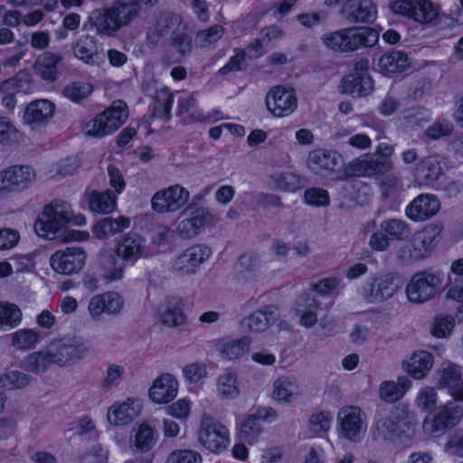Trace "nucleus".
I'll list each match as a JSON object with an SVG mask.
<instances>
[{"mask_svg": "<svg viewBox=\"0 0 463 463\" xmlns=\"http://www.w3.org/2000/svg\"><path fill=\"white\" fill-rule=\"evenodd\" d=\"M139 14L137 5L131 0H116L108 8L93 10L84 29L94 28L97 34L114 37L118 32L128 26Z\"/></svg>", "mask_w": 463, "mask_h": 463, "instance_id": "f257e3e1", "label": "nucleus"}, {"mask_svg": "<svg viewBox=\"0 0 463 463\" xmlns=\"http://www.w3.org/2000/svg\"><path fill=\"white\" fill-rule=\"evenodd\" d=\"M416 431V419L412 411L405 407H396L390 413H377L372 428L376 441H392L397 438L411 439Z\"/></svg>", "mask_w": 463, "mask_h": 463, "instance_id": "f03ea898", "label": "nucleus"}, {"mask_svg": "<svg viewBox=\"0 0 463 463\" xmlns=\"http://www.w3.org/2000/svg\"><path fill=\"white\" fill-rule=\"evenodd\" d=\"M71 222V208L65 202L46 205L34 222L35 232L43 238L52 240Z\"/></svg>", "mask_w": 463, "mask_h": 463, "instance_id": "7ed1b4c3", "label": "nucleus"}, {"mask_svg": "<svg viewBox=\"0 0 463 463\" xmlns=\"http://www.w3.org/2000/svg\"><path fill=\"white\" fill-rule=\"evenodd\" d=\"M128 117L127 104L122 100H116L109 109L85 125V133L94 137H103L118 129Z\"/></svg>", "mask_w": 463, "mask_h": 463, "instance_id": "20e7f679", "label": "nucleus"}, {"mask_svg": "<svg viewBox=\"0 0 463 463\" xmlns=\"http://www.w3.org/2000/svg\"><path fill=\"white\" fill-rule=\"evenodd\" d=\"M442 229L441 223L435 222L416 232L410 245L401 250L400 256L403 261H417L426 258L435 247Z\"/></svg>", "mask_w": 463, "mask_h": 463, "instance_id": "39448f33", "label": "nucleus"}, {"mask_svg": "<svg viewBox=\"0 0 463 463\" xmlns=\"http://www.w3.org/2000/svg\"><path fill=\"white\" fill-rule=\"evenodd\" d=\"M463 417V408L452 402L439 408L434 416H428L423 421L422 430L425 435L439 438L447 430L456 426Z\"/></svg>", "mask_w": 463, "mask_h": 463, "instance_id": "423d86ee", "label": "nucleus"}, {"mask_svg": "<svg viewBox=\"0 0 463 463\" xmlns=\"http://www.w3.org/2000/svg\"><path fill=\"white\" fill-rule=\"evenodd\" d=\"M198 439L205 449L214 453L224 451L230 443L227 428L207 414L201 419Z\"/></svg>", "mask_w": 463, "mask_h": 463, "instance_id": "0eeeda50", "label": "nucleus"}, {"mask_svg": "<svg viewBox=\"0 0 463 463\" xmlns=\"http://www.w3.org/2000/svg\"><path fill=\"white\" fill-rule=\"evenodd\" d=\"M338 434L353 442L362 440L366 430V415L356 406H345L337 413Z\"/></svg>", "mask_w": 463, "mask_h": 463, "instance_id": "6e6552de", "label": "nucleus"}, {"mask_svg": "<svg viewBox=\"0 0 463 463\" xmlns=\"http://www.w3.org/2000/svg\"><path fill=\"white\" fill-rule=\"evenodd\" d=\"M440 279L438 276L422 270L415 273L406 286L410 302L421 304L431 299L437 293Z\"/></svg>", "mask_w": 463, "mask_h": 463, "instance_id": "1a4fd4ad", "label": "nucleus"}, {"mask_svg": "<svg viewBox=\"0 0 463 463\" xmlns=\"http://www.w3.org/2000/svg\"><path fill=\"white\" fill-rule=\"evenodd\" d=\"M188 215L180 221L176 227V233L182 239H193L204 232L205 227L213 221V215L206 207L193 209V203L182 213Z\"/></svg>", "mask_w": 463, "mask_h": 463, "instance_id": "9d476101", "label": "nucleus"}, {"mask_svg": "<svg viewBox=\"0 0 463 463\" xmlns=\"http://www.w3.org/2000/svg\"><path fill=\"white\" fill-rule=\"evenodd\" d=\"M87 254L80 247H67L56 250L50 258L52 269L57 273L71 275L80 272L85 266Z\"/></svg>", "mask_w": 463, "mask_h": 463, "instance_id": "9b49d317", "label": "nucleus"}, {"mask_svg": "<svg viewBox=\"0 0 463 463\" xmlns=\"http://www.w3.org/2000/svg\"><path fill=\"white\" fill-rule=\"evenodd\" d=\"M390 9L420 23H429L438 15V11L430 0H395L390 3Z\"/></svg>", "mask_w": 463, "mask_h": 463, "instance_id": "f8f14e48", "label": "nucleus"}, {"mask_svg": "<svg viewBox=\"0 0 463 463\" xmlns=\"http://www.w3.org/2000/svg\"><path fill=\"white\" fill-rule=\"evenodd\" d=\"M190 193L180 184L157 191L151 199L154 211L159 213H175L186 204Z\"/></svg>", "mask_w": 463, "mask_h": 463, "instance_id": "ddd939ff", "label": "nucleus"}, {"mask_svg": "<svg viewBox=\"0 0 463 463\" xmlns=\"http://www.w3.org/2000/svg\"><path fill=\"white\" fill-rule=\"evenodd\" d=\"M436 385L446 389L455 401L463 402V367L451 363H443L435 373Z\"/></svg>", "mask_w": 463, "mask_h": 463, "instance_id": "4468645a", "label": "nucleus"}, {"mask_svg": "<svg viewBox=\"0 0 463 463\" xmlns=\"http://www.w3.org/2000/svg\"><path fill=\"white\" fill-rule=\"evenodd\" d=\"M47 351L52 364L63 365L83 357L89 352V346L77 338H69L52 342Z\"/></svg>", "mask_w": 463, "mask_h": 463, "instance_id": "2eb2a0df", "label": "nucleus"}, {"mask_svg": "<svg viewBox=\"0 0 463 463\" xmlns=\"http://www.w3.org/2000/svg\"><path fill=\"white\" fill-rule=\"evenodd\" d=\"M35 177V171L29 165H14L1 171L0 195L27 188Z\"/></svg>", "mask_w": 463, "mask_h": 463, "instance_id": "dca6fc26", "label": "nucleus"}, {"mask_svg": "<svg viewBox=\"0 0 463 463\" xmlns=\"http://www.w3.org/2000/svg\"><path fill=\"white\" fill-rule=\"evenodd\" d=\"M265 101L268 110L278 118L290 115L298 106L294 90L283 86L270 89L266 95Z\"/></svg>", "mask_w": 463, "mask_h": 463, "instance_id": "f3484780", "label": "nucleus"}, {"mask_svg": "<svg viewBox=\"0 0 463 463\" xmlns=\"http://www.w3.org/2000/svg\"><path fill=\"white\" fill-rule=\"evenodd\" d=\"M392 166L391 159L376 158L375 155L364 154L352 160L346 167V172L354 176H373L387 173Z\"/></svg>", "mask_w": 463, "mask_h": 463, "instance_id": "a211bd4d", "label": "nucleus"}, {"mask_svg": "<svg viewBox=\"0 0 463 463\" xmlns=\"http://www.w3.org/2000/svg\"><path fill=\"white\" fill-rule=\"evenodd\" d=\"M125 305L124 298L115 291H109L92 297L88 304L90 317L98 320L102 314L118 316Z\"/></svg>", "mask_w": 463, "mask_h": 463, "instance_id": "6ab92c4d", "label": "nucleus"}, {"mask_svg": "<svg viewBox=\"0 0 463 463\" xmlns=\"http://www.w3.org/2000/svg\"><path fill=\"white\" fill-rule=\"evenodd\" d=\"M212 255L210 247L194 244L184 250L175 260L174 269L182 274H194L198 268Z\"/></svg>", "mask_w": 463, "mask_h": 463, "instance_id": "aec40b11", "label": "nucleus"}, {"mask_svg": "<svg viewBox=\"0 0 463 463\" xmlns=\"http://www.w3.org/2000/svg\"><path fill=\"white\" fill-rule=\"evenodd\" d=\"M54 110V104L50 100H34L25 107L23 119L33 129L42 128L53 117Z\"/></svg>", "mask_w": 463, "mask_h": 463, "instance_id": "412c9836", "label": "nucleus"}, {"mask_svg": "<svg viewBox=\"0 0 463 463\" xmlns=\"http://www.w3.org/2000/svg\"><path fill=\"white\" fill-rule=\"evenodd\" d=\"M439 210V202L432 194L418 195L406 207V216L414 222H423L431 218Z\"/></svg>", "mask_w": 463, "mask_h": 463, "instance_id": "4be33fe9", "label": "nucleus"}, {"mask_svg": "<svg viewBox=\"0 0 463 463\" xmlns=\"http://www.w3.org/2000/svg\"><path fill=\"white\" fill-rule=\"evenodd\" d=\"M142 408L140 401L127 399L121 403H114L109 407L107 418L110 424L128 425L140 415Z\"/></svg>", "mask_w": 463, "mask_h": 463, "instance_id": "5701e85b", "label": "nucleus"}, {"mask_svg": "<svg viewBox=\"0 0 463 463\" xmlns=\"http://www.w3.org/2000/svg\"><path fill=\"white\" fill-rule=\"evenodd\" d=\"M341 163V156L336 151L324 148L310 151L307 159V167L317 174L323 171L327 173L335 172Z\"/></svg>", "mask_w": 463, "mask_h": 463, "instance_id": "b1692460", "label": "nucleus"}, {"mask_svg": "<svg viewBox=\"0 0 463 463\" xmlns=\"http://www.w3.org/2000/svg\"><path fill=\"white\" fill-rule=\"evenodd\" d=\"M118 257L127 263L134 264L138 259L147 256L146 241L137 233H128L117 246Z\"/></svg>", "mask_w": 463, "mask_h": 463, "instance_id": "393cba45", "label": "nucleus"}, {"mask_svg": "<svg viewBox=\"0 0 463 463\" xmlns=\"http://www.w3.org/2000/svg\"><path fill=\"white\" fill-rule=\"evenodd\" d=\"M344 52L355 51L360 47H372L379 38L378 33L370 27H356L342 30Z\"/></svg>", "mask_w": 463, "mask_h": 463, "instance_id": "a878e982", "label": "nucleus"}, {"mask_svg": "<svg viewBox=\"0 0 463 463\" xmlns=\"http://www.w3.org/2000/svg\"><path fill=\"white\" fill-rule=\"evenodd\" d=\"M278 318V308L275 306H268L243 318L241 326L244 331L260 333L265 331Z\"/></svg>", "mask_w": 463, "mask_h": 463, "instance_id": "bb28decb", "label": "nucleus"}, {"mask_svg": "<svg viewBox=\"0 0 463 463\" xmlns=\"http://www.w3.org/2000/svg\"><path fill=\"white\" fill-rule=\"evenodd\" d=\"M340 13L351 23H371L377 14L372 0H351V4Z\"/></svg>", "mask_w": 463, "mask_h": 463, "instance_id": "cd10ccee", "label": "nucleus"}, {"mask_svg": "<svg viewBox=\"0 0 463 463\" xmlns=\"http://www.w3.org/2000/svg\"><path fill=\"white\" fill-rule=\"evenodd\" d=\"M177 381L173 375L165 373L154 382L149 390V396L156 403H167L177 395Z\"/></svg>", "mask_w": 463, "mask_h": 463, "instance_id": "c85d7f7f", "label": "nucleus"}, {"mask_svg": "<svg viewBox=\"0 0 463 463\" xmlns=\"http://www.w3.org/2000/svg\"><path fill=\"white\" fill-rule=\"evenodd\" d=\"M409 65V57L404 52L392 51L381 55L375 70L385 76H390L402 72Z\"/></svg>", "mask_w": 463, "mask_h": 463, "instance_id": "c756f323", "label": "nucleus"}, {"mask_svg": "<svg viewBox=\"0 0 463 463\" xmlns=\"http://www.w3.org/2000/svg\"><path fill=\"white\" fill-rule=\"evenodd\" d=\"M74 55L89 65H98L103 60V54L99 52L97 41L93 36L83 35L73 43Z\"/></svg>", "mask_w": 463, "mask_h": 463, "instance_id": "7c9ffc66", "label": "nucleus"}, {"mask_svg": "<svg viewBox=\"0 0 463 463\" xmlns=\"http://www.w3.org/2000/svg\"><path fill=\"white\" fill-rule=\"evenodd\" d=\"M373 87V80L366 73H350L342 79L339 88L342 93L363 97L368 95Z\"/></svg>", "mask_w": 463, "mask_h": 463, "instance_id": "2f4dec72", "label": "nucleus"}, {"mask_svg": "<svg viewBox=\"0 0 463 463\" xmlns=\"http://www.w3.org/2000/svg\"><path fill=\"white\" fill-rule=\"evenodd\" d=\"M411 386V381L406 376L399 377L397 383L392 381L383 382L379 389L380 397L386 402H395L403 397Z\"/></svg>", "mask_w": 463, "mask_h": 463, "instance_id": "473e14b6", "label": "nucleus"}, {"mask_svg": "<svg viewBox=\"0 0 463 463\" xmlns=\"http://www.w3.org/2000/svg\"><path fill=\"white\" fill-rule=\"evenodd\" d=\"M129 224L130 220L126 217H105L93 227V233L98 239L104 240L127 229Z\"/></svg>", "mask_w": 463, "mask_h": 463, "instance_id": "72a5a7b5", "label": "nucleus"}, {"mask_svg": "<svg viewBox=\"0 0 463 463\" xmlns=\"http://www.w3.org/2000/svg\"><path fill=\"white\" fill-rule=\"evenodd\" d=\"M61 61V55L45 52L36 59L34 69L43 80L53 81L57 75V64Z\"/></svg>", "mask_w": 463, "mask_h": 463, "instance_id": "f704fd0d", "label": "nucleus"}, {"mask_svg": "<svg viewBox=\"0 0 463 463\" xmlns=\"http://www.w3.org/2000/svg\"><path fill=\"white\" fill-rule=\"evenodd\" d=\"M299 394V388L295 381L287 377H280L273 383L272 397L279 402H291Z\"/></svg>", "mask_w": 463, "mask_h": 463, "instance_id": "c9c22d12", "label": "nucleus"}, {"mask_svg": "<svg viewBox=\"0 0 463 463\" xmlns=\"http://www.w3.org/2000/svg\"><path fill=\"white\" fill-rule=\"evenodd\" d=\"M433 365V356L427 351H417L411 355L407 370L416 379L423 378Z\"/></svg>", "mask_w": 463, "mask_h": 463, "instance_id": "e433bc0d", "label": "nucleus"}, {"mask_svg": "<svg viewBox=\"0 0 463 463\" xmlns=\"http://www.w3.org/2000/svg\"><path fill=\"white\" fill-rule=\"evenodd\" d=\"M23 319L20 307L10 302L0 301V330H11L18 326Z\"/></svg>", "mask_w": 463, "mask_h": 463, "instance_id": "4c0bfd02", "label": "nucleus"}, {"mask_svg": "<svg viewBox=\"0 0 463 463\" xmlns=\"http://www.w3.org/2000/svg\"><path fill=\"white\" fill-rule=\"evenodd\" d=\"M181 24V17L175 14H162L156 24L155 30L149 35L153 42H158L161 37L174 35L175 29Z\"/></svg>", "mask_w": 463, "mask_h": 463, "instance_id": "58836bf2", "label": "nucleus"}, {"mask_svg": "<svg viewBox=\"0 0 463 463\" xmlns=\"http://www.w3.org/2000/svg\"><path fill=\"white\" fill-rule=\"evenodd\" d=\"M89 205L92 212L98 213H109L116 207V195L110 191H93L90 194Z\"/></svg>", "mask_w": 463, "mask_h": 463, "instance_id": "ea45409f", "label": "nucleus"}, {"mask_svg": "<svg viewBox=\"0 0 463 463\" xmlns=\"http://www.w3.org/2000/svg\"><path fill=\"white\" fill-rule=\"evenodd\" d=\"M126 264L117 253L104 255L101 259L102 276L109 280H118L123 278Z\"/></svg>", "mask_w": 463, "mask_h": 463, "instance_id": "a19ab883", "label": "nucleus"}, {"mask_svg": "<svg viewBox=\"0 0 463 463\" xmlns=\"http://www.w3.org/2000/svg\"><path fill=\"white\" fill-rule=\"evenodd\" d=\"M173 94L167 88H162L155 95V105L153 115L167 121L171 118V107L173 104Z\"/></svg>", "mask_w": 463, "mask_h": 463, "instance_id": "79ce46f5", "label": "nucleus"}, {"mask_svg": "<svg viewBox=\"0 0 463 463\" xmlns=\"http://www.w3.org/2000/svg\"><path fill=\"white\" fill-rule=\"evenodd\" d=\"M271 180L277 189L284 192H296L305 185L304 180L291 172L274 174Z\"/></svg>", "mask_w": 463, "mask_h": 463, "instance_id": "37998d69", "label": "nucleus"}, {"mask_svg": "<svg viewBox=\"0 0 463 463\" xmlns=\"http://www.w3.org/2000/svg\"><path fill=\"white\" fill-rule=\"evenodd\" d=\"M157 438L156 430L146 422L141 423L135 435V447L142 452H146L155 445Z\"/></svg>", "mask_w": 463, "mask_h": 463, "instance_id": "c03bdc74", "label": "nucleus"}, {"mask_svg": "<svg viewBox=\"0 0 463 463\" xmlns=\"http://www.w3.org/2000/svg\"><path fill=\"white\" fill-rule=\"evenodd\" d=\"M48 351H39L28 354L22 361L25 370L34 373H43L52 363Z\"/></svg>", "mask_w": 463, "mask_h": 463, "instance_id": "a18cd8bd", "label": "nucleus"}, {"mask_svg": "<svg viewBox=\"0 0 463 463\" xmlns=\"http://www.w3.org/2000/svg\"><path fill=\"white\" fill-rule=\"evenodd\" d=\"M250 343V339L247 336L227 341L222 345L221 354L228 360L238 359L248 352Z\"/></svg>", "mask_w": 463, "mask_h": 463, "instance_id": "49530a36", "label": "nucleus"}, {"mask_svg": "<svg viewBox=\"0 0 463 463\" xmlns=\"http://www.w3.org/2000/svg\"><path fill=\"white\" fill-rule=\"evenodd\" d=\"M93 90V86L86 81H71L62 90V94L68 99L80 103L88 98Z\"/></svg>", "mask_w": 463, "mask_h": 463, "instance_id": "de8ad7c7", "label": "nucleus"}, {"mask_svg": "<svg viewBox=\"0 0 463 463\" xmlns=\"http://www.w3.org/2000/svg\"><path fill=\"white\" fill-rule=\"evenodd\" d=\"M380 228L384 231L390 240L402 241L409 237L411 230L409 225L398 219H389L381 222Z\"/></svg>", "mask_w": 463, "mask_h": 463, "instance_id": "09e8293b", "label": "nucleus"}, {"mask_svg": "<svg viewBox=\"0 0 463 463\" xmlns=\"http://www.w3.org/2000/svg\"><path fill=\"white\" fill-rule=\"evenodd\" d=\"M12 345L20 350L33 348L39 341V334L33 329L24 328L11 335Z\"/></svg>", "mask_w": 463, "mask_h": 463, "instance_id": "8fccbe9b", "label": "nucleus"}, {"mask_svg": "<svg viewBox=\"0 0 463 463\" xmlns=\"http://www.w3.org/2000/svg\"><path fill=\"white\" fill-rule=\"evenodd\" d=\"M31 380L32 378L24 373L16 370L7 371L0 375V388L8 390L24 388Z\"/></svg>", "mask_w": 463, "mask_h": 463, "instance_id": "3c124183", "label": "nucleus"}, {"mask_svg": "<svg viewBox=\"0 0 463 463\" xmlns=\"http://www.w3.org/2000/svg\"><path fill=\"white\" fill-rule=\"evenodd\" d=\"M224 34V28L220 24H214L208 29L196 33L194 42L200 48H207L217 43Z\"/></svg>", "mask_w": 463, "mask_h": 463, "instance_id": "603ef678", "label": "nucleus"}, {"mask_svg": "<svg viewBox=\"0 0 463 463\" xmlns=\"http://www.w3.org/2000/svg\"><path fill=\"white\" fill-rule=\"evenodd\" d=\"M217 391L225 399H234L239 395L236 376L231 372L221 374L217 381Z\"/></svg>", "mask_w": 463, "mask_h": 463, "instance_id": "864d4df0", "label": "nucleus"}, {"mask_svg": "<svg viewBox=\"0 0 463 463\" xmlns=\"http://www.w3.org/2000/svg\"><path fill=\"white\" fill-rule=\"evenodd\" d=\"M262 428L255 414L247 416L241 424L240 437L241 439L251 443L261 433Z\"/></svg>", "mask_w": 463, "mask_h": 463, "instance_id": "5fc2aeb1", "label": "nucleus"}, {"mask_svg": "<svg viewBox=\"0 0 463 463\" xmlns=\"http://www.w3.org/2000/svg\"><path fill=\"white\" fill-rule=\"evenodd\" d=\"M442 173L441 165L435 156H430L424 158L419 168V175L425 181H434L439 178Z\"/></svg>", "mask_w": 463, "mask_h": 463, "instance_id": "6e6d98bb", "label": "nucleus"}, {"mask_svg": "<svg viewBox=\"0 0 463 463\" xmlns=\"http://www.w3.org/2000/svg\"><path fill=\"white\" fill-rule=\"evenodd\" d=\"M455 326V319L449 315H439L434 318L431 334L438 338L449 336Z\"/></svg>", "mask_w": 463, "mask_h": 463, "instance_id": "4d7b16f0", "label": "nucleus"}, {"mask_svg": "<svg viewBox=\"0 0 463 463\" xmlns=\"http://www.w3.org/2000/svg\"><path fill=\"white\" fill-rule=\"evenodd\" d=\"M21 138V133L14 123L5 117H0V143L9 145L17 143Z\"/></svg>", "mask_w": 463, "mask_h": 463, "instance_id": "13d9d810", "label": "nucleus"}, {"mask_svg": "<svg viewBox=\"0 0 463 463\" xmlns=\"http://www.w3.org/2000/svg\"><path fill=\"white\" fill-rule=\"evenodd\" d=\"M261 266L260 257L256 254H244L241 256L236 264L235 269L237 273L246 275L256 273Z\"/></svg>", "mask_w": 463, "mask_h": 463, "instance_id": "bf43d9fd", "label": "nucleus"}, {"mask_svg": "<svg viewBox=\"0 0 463 463\" xmlns=\"http://www.w3.org/2000/svg\"><path fill=\"white\" fill-rule=\"evenodd\" d=\"M396 279L397 276L393 273H388L380 278L375 279L377 287L379 288V290L383 298V300L391 298L393 296V294L397 291L399 286L395 284Z\"/></svg>", "mask_w": 463, "mask_h": 463, "instance_id": "052dcab7", "label": "nucleus"}, {"mask_svg": "<svg viewBox=\"0 0 463 463\" xmlns=\"http://www.w3.org/2000/svg\"><path fill=\"white\" fill-rule=\"evenodd\" d=\"M167 463H202V457L194 450L177 449L168 456Z\"/></svg>", "mask_w": 463, "mask_h": 463, "instance_id": "680f3d73", "label": "nucleus"}, {"mask_svg": "<svg viewBox=\"0 0 463 463\" xmlns=\"http://www.w3.org/2000/svg\"><path fill=\"white\" fill-rule=\"evenodd\" d=\"M416 402L419 408L428 411L435 408L437 404V392L433 387L421 389L417 396Z\"/></svg>", "mask_w": 463, "mask_h": 463, "instance_id": "e2e57ef3", "label": "nucleus"}, {"mask_svg": "<svg viewBox=\"0 0 463 463\" xmlns=\"http://www.w3.org/2000/svg\"><path fill=\"white\" fill-rule=\"evenodd\" d=\"M306 203L313 206H326L329 203L327 191L321 188H310L305 192Z\"/></svg>", "mask_w": 463, "mask_h": 463, "instance_id": "0e129e2a", "label": "nucleus"}, {"mask_svg": "<svg viewBox=\"0 0 463 463\" xmlns=\"http://www.w3.org/2000/svg\"><path fill=\"white\" fill-rule=\"evenodd\" d=\"M124 373L125 369L122 365L109 364L106 370V377L101 382V386L108 389L113 385L118 384Z\"/></svg>", "mask_w": 463, "mask_h": 463, "instance_id": "69168bd1", "label": "nucleus"}, {"mask_svg": "<svg viewBox=\"0 0 463 463\" xmlns=\"http://www.w3.org/2000/svg\"><path fill=\"white\" fill-rule=\"evenodd\" d=\"M109 452L100 445H96L85 453L80 463H108Z\"/></svg>", "mask_w": 463, "mask_h": 463, "instance_id": "338daca9", "label": "nucleus"}, {"mask_svg": "<svg viewBox=\"0 0 463 463\" xmlns=\"http://www.w3.org/2000/svg\"><path fill=\"white\" fill-rule=\"evenodd\" d=\"M444 449L452 455L463 458V431L451 435L445 444Z\"/></svg>", "mask_w": 463, "mask_h": 463, "instance_id": "774afa93", "label": "nucleus"}]
</instances>
